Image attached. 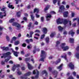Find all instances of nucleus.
Masks as SVG:
<instances>
[{"label": "nucleus", "mask_w": 79, "mask_h": 79, "mask_svg": "<svg viewBox=\"0 0 79 79\" xmlns=\"http://www.w3.org/2000/svg\"><path fill=\"white\" fill-rule=\"evenodd\" d=\"M31 74V72H27V73H25L24 75L23 78L24 79H27V76H30Z\"/></svg>", "instance_id": "obj_6"}, {"label": "nucleus", "mask_w": 79, "mask_h": 79, "mask_svg": "<svg viewBox=\"0 0 79 79\" xmlns=\"http://www.w3.org/2000/svg\"><path fill=\"white\" fill-rule=\"evenodd\" d=\"M19 44V42L18 41H16L15 42H14V45H17Z\"/></svg>", "instance_id": "obj_26"}, {"label": "nucleus", "mask_w": 79, "mask_h": 79, "mask_svg": "<svg viewBox=\"0 0 79 79\" xmlns=\"http://www.w3.org/2000/svg\"><path fill=\"white\" fill-rule=\"evenodd\" d=\"M47 73V71H46L45 70H43L42 73V74H46Z\"/></svg>", "instance_id": "obj_39"}, {"label": "nucleus", "mask_w": 79, "mask_h": 79, "mask_svg": "<svg viewBox=\"0 0 79 79\" xmlns=\"http://www.w3.org/2000/svg\"><path fill=\"white\" fill-rule=\"evenodd\" d=\"M69 13L68 11L64 12V16L65 18H67L68 17V14Z\"/></svg>", "instance_id": "obj_10"}, {"label": "nucleus", "mask_w": 79, "mask_h": 79, "mask_svg": "<svg viewBox=\"0 0 79 79\" xmlns=\"http://www.w3.org/2000/svg\"><path fill=\"white\" fill-rule=\"evenodd\" d=\"M8 7L9 8H11V9H14V6H13V5H11V3H9L8 6Z\"/></svg>", "instance_id": "obj_17"}, {"label": "nucleus", "mask_w": 79, "mask_h": 79, "mask_svg": "<svg viewBox=\"0 0 79 79\" xmlns=\"http://www.w3.org/2000/svg\"><path fill=\"white\" fill-rule=\"evenodd\" d=\"M62 66H63V64H62L59 66L58 67L57 69H59V71H61L62 69Z\"/></svg>", "instance_id": "obj_20"}, {"label": "nucleus", "mask_w": 79, "mask_h": 79, "mask_svg": "<svg viewBox=\"0 0 79 79\" xmlns=\"http://www.w3.org/2000/svg\"><path fill=\"white\" fill-rule=\"evenodd\" d=\"M32 14V12H30L31 16V19H32V21H34V16H33V15H31Z\"/></svg>", "instance_id": "obj_22"}, {"label": "nucleus", "mask_w": 79, "mask_h": 79, "mask_svg": "<svg viewBox=\"0 0 79 79\" xmlns=\"http://www.w3.org/2000/svg\"><path fill=\"white\" fill-rule=\"evenodd\" d=\"M57 23V24H62L63 23L64 25H66V24L68 23L69 26H71V22L70 20H69L68 21L67 19H65L64 20V21L63 22V20L62 19H59L57 20L56 21Z\"/></svg>", "instance_id": "obj_1"}, {"label": "nucleus", "mask_w": 79, "mask_h": 79, "mask_svg": "<svg viewBox=\"0 0 79 79\" xmlns=\"http://www.w3.org/2000/svg\"><path fill=\"white\" fill-rule=\"evenodd\" d=\"M55 32H52L50 35V36L51 37H54L55 35H56Z\"/></svg>", "instance_id": "obj_19"}, {"label": "nucleus", "mask_w": 79, "mask_h": 79, "mask_svg": "<svg viewBox=\"0 0 79 79\" xmlns=\"http://www.w3.org/2000/svg\"><path fill=\"white\" fill-rule=\"evenodd\" d=\"M32 24V23H30L29 24V25H28V27H31V25Z\"/></svg>", "instance_id": "obj_55"}, {"label": "nucleus", "mask_w": 79, "mask_h": 79, "mask_svg": "<svg viewBox=\"0 0 79 79\" xmlns=\"http://www.w3.org/2000/svg\"><path fill=\"white\" fill-rule=\"evenodd\" d=\"M26 42H27V44H29L30 42L29 41V40L28 39H27L25 40Z\"/></svg>", "instance_id": "obj_40"}, {"label": "nucleus", "mask_w": 79, "mask_h": 79, "mask_svg": "<svg viewBox=\"0 0 79 79\" xmlns=\"http://www.w3.org/2000/svg\"><path fill=\"white\" fill-rule=\"evenodd\" d=\"M23 20H24L25 21H27V18H26V17H24V18H23Z\"/></svg>", "instance_id": "obj_62"}, {"label": "nucleus", "mask_w": 79, "mask_h": 79, "mask_svg": "<svg viewBox=\"0 0 79 79\" xmlns=\"http://www.w3.org/2000/svg\"><path fill=\"white\" fill-rule=\"evenodd\" d=\"M69 34H71L72 37H73V35L74 34V32L73 31V30H71L69 32Z\"/></svg>", "instance_id": "obj_16"}, {"label": "nucleus", "mask_w": 79, "mask_h": 79, "mask_svg": "<svg viewBox=\"0 0 79 79\" xmlns=\"http://www.w3.org/2000/svg\"><path fill=\"white\" fill-rule=\"evenodd\" d=\"M10 60V59H6L5 60V62H7V61H8Z\"/></svg>", "instance_id": "obj_53"}, {"label": "nucleus", "mask_w": 79, "mask_h": 79, "mask_svg": "<svg viewBox=\"0 0 79 79\" xmlns=\"http://www.w3.org/2000/svg\"><path fill=\"white\" fill-rule=\"evenodd\" d=\"M46 40L47 43H48V42H49V38L48 37H47L46 39Z\"/></svg>", "instance_id": "obj_30"}, {"label": "nucleus", "mask_w": 79, "mask_h": 79, "mask_svg": "<svg viewBox=\"0 0 79 79\" xmlns=\"http://www.w3.org/2000/svg\"><path fill=\"white\" fill-rule=\"evenodd\" d=\"M75 15V13L74 12H72V17H74Z\"/></svg>", "instance_id": "obj_37"}, {"label": "nucleus", "mask_w": 79, "mask_h": 79, "mask_svg": "<svg viewBox=\"0 0 79 79\" xmlns=\"http://www.w3.org/2000/svg\"><path fill=\"white\" fill-rule=\"evenodd\" d=\"M35 15L36 18H38L39 17H40V15L37 14H36Z\"/></svg>", "instance_id": "obj_46"}, {"label": "nucleus", "mask_w": 79, "mask_h": 79, "mask_svg": "<svg viewBox=\"0 0 79 79\" xmlns=\"http://www.w3.org/2000/svg\"><path fill=\"white\" fill-rule=\"evenodd\" d=\"M51 17H52V16L50 14H48L46 16V19L47 21H49L50 19V18H51Z\"/></svg>", "instance_id": "obj_9"}, {"label": "nucleus", "mask_w": 79, "mask_h": 79, "mask_svg": "<svg viewBox=\"0 0 79 79\" xmlns=\"http://www.w3.org/2000/svg\"><path fill=\"white\" fill-rule=\"evenodd\" d=\"M15 1H16V4H18V1H20L21 2L20 0H15Z\"/></svg>", "instance_id": "obj_47"}, {"label": "nucleus", "mask_w": 79, "mask_h": 79, "mask_svg": "<svg viewBox=\"0 0 79 79\" xmlns=\"http://www.w3.org/2000/svg\"><path fill=\"white\" fill-rule=\"evenodd\" d=\"M6 39L7 40V41H9L10 40V39L9 38V37L8 36H6Z\"/></svg>", "instance_id": "obj_49"}, {"label": "nucleus", "mask_w": 79, "mask_h": 79, "mask_svg": "<svg viewBox=\"0 0 79 79\" xmlns=\"http://www.w3.org/2000/svg\"><path fill=\"white\" fill-rule=\"evenodd\" d=\"M60 59H59L57 61H56V64H58V63H60Z\"/></svg>", "instance_id": "obj_41"}, {"label": "nucleus", "mask_w": 79, "mask_h": 79, "mask_svg": "<svg viewBox=\"0 0 79 79\" xmlns=\"http://www.w3.org/2000/svg\"><path fill=\"white\" fill-rule=\"evenodd\" d=\"M14 21H15V19H12L9 20V22L10 23H12Z\"/></svg>", "instance_id": "obj_34"}, {"label": "nucleus", "mask_w": 79, "mask_h": 79, "mask_svg": "<svg viewBox=\"0 0 79 79\" xmlns=\"http://www.w3.org/2000/svg\"><path fill=\"white\" fill-rule=\"evenodd\" d=\"M11 55V53L10 52H7L6 53H5L4 54H2V55L3 56H1V58H3V57L4 58H6V57H7L8 55Z\"/></svg>", "instance_id": "obj_5"}, {"label": "nucleus", "mask_w": 79, "mask_h": 79, "mask_svg": "<svg viewBox=\"0 0 79 79\" xmlns=\"http://www.w3.org/2000/svg\"><path fill=\"white\" fill-rule=\"evenodd\" d=\"M34 24H35V25H38L39 24V23L37 21H35L34 23Z\"/></svg>", "instance_id": "obj_48"}, {"label": "nucleus", "mask_w": 79, "mask_h": 79, "mask_svg": "<svg viewBox=\"0 0 79 79\" xmlns=\"http://www.w3.org/2000/svg\"><path fill=\"white\" fill-rule=\"evenodd\" d=\"M18 23L17 22H13L12 24V26H15L16 27L17 25V24H18Z\"/></svg>", "instance_id": "obj_27"}, {"label": "nucleus", "mask_w": 79, "mask_h": 79, "mask_svg": "<svg viewBox=\"0 0 79 79\" xmlns=\"http://www.w3.org/2000/svg\"><path fill=\"white\" fill-rule=\"evenodd\" d=\"M44 37H45L44 34H43V35H42L41 37V39H44Z\"/></svg>", "instance_id": "obj_42"}, {"label": "nucleus", "mask_w": 79, "mask_h": 79, "mask_svg": "<svg viewBox=\"0 0 79 79\" xmlns=\"http://www.w3.org/2000/svg\"><path fill=\"white\" fill-rule=\"evenodd\" d=\"M39 9L35 8L34 10V13L36 12L37 13H39Z\"/></svg>", "instance_id": "obj_24"}, {"label": "nucleus", "mask_w": 79, "mask_h": 79, "mask_svg": "<svg viewBox=\"0 0 79 79\" xmlns=\"http://www.w3.org/2000/svg\"><path fill=\"white\" fill-rule=\"evenodd\" d=\"M65 45H66V43H62L61 46L62 48L64 51H66L69 49V47L68 46H66L65 47H64Z\"/></svg>", "instance_id": "obj_4"}, {"label": "nucleus", "mask_w": 79, "mask_h": 79, "mask_svg": "<svg viewBox=\"0 0 79 79\" xmlns=\"http://www.w3.org/2000/svg\"><path fill=\"white\" fill-rule=\"evenodd\" d=\"M58 29L60 31H62L63 29H64V28H63L60 26L58 27Z\"/></svg>", "instance_id": "obj_21"}, {"label": "nucleus", "mask_w": 79, "mask_h": 79, "mask_svg": "<svg viewBox=\"0 0 79 79\" xmlns=\"http://www.w3.org/2000/svg\"><path fill=\"white\" fill-rule=\"evenodd\" d=\"M43 32L44 34L47 33V29L46 28H43Z\"/></svg>", "instance_id": "obj_12"}, {"label": "nucleus", "mask_w": 79, "mask_h": 79, "mask_svg": "<svg viewBox=\"0 0 79 79\" xmlns=\"http://www.w3.org/2000/svg\"><path fill=\"white\" fill-rule=\"evenodd\" d=\"M21 54L22 55H24V51H21Z\"/></svg>", "instance_id": "obj_61"}, {"label": "nucleus", "mask_w": 79, "mask_h": 79, "mask_svg": "<svg viewBox=\"0 0 79 79\" xmlns=\"http://www.w3.org/2000/svg\"><path fill=\"white\" fill-rule=\"evenodd\" d=\"M68 66L71 69H73L74 68V65H73L72 63H70L68 65Z\"/></svg>", "instance_id": "obj_8"}, {"label": "nucleus", "mask_w": 79, "mask_h": 79, "mask_svg": "<svg viewBox=\"0 0 79 79\" xmlns=\"http://www.w3.org/2000/svg\"><path fill=\"white\" fill-rule=\"evenodd\" d=\"M49 6H46L44 9V11H47V10H48V9H49Z\"/></svg>", "instance_id": "obj_28"}, {"label": "nucleus", "mask_w": 79, "mask_h": 79, "mask_svg": "<svg viewBox=\"0 0 79 79\" xmlns=\"http://www.w3.org/2000/svg\"><path fill=\"white\" fill-rule=\"evenodd\" d=\"M17 74L18 75H21V72L19 71V69H18L17 70Z\"/></svg>", "instance_id": "obj_23"}, {"label": "nucleus", "mask_w": 79, "mask_h": 79, "mask_svg": "<svg viewBox=\"0 0 79 79\" xmlns=\"http://www.w3.org/2000/svg\"><path fill=\"white\" fill-rule=\"evenodd\" d=\"M19 65L18 64L17 65V66H15L14 67H13L12 68V71H15V69L16 68V67H19Z\"/></svg>", "instance_id": "obj_18"}, {"label": "nucleus", "mask_w": 79, "mask_h": 79, "mask_svg": "<svg viewBox=\"0 0 79 79\" xmlns=\"http://www.w3.org/2000/svg\"><path fill=\"white\" fill-rule=\"evenodd\" d=\"M22 46L24 47H26V44L25 43H24L22 44Z\"/></svg>", "instance_id": "obj_51"}, {"label": "nucleus", "mask_w": 79, "mask_h": 79, "mask_svg": "<svg viewBox=\"0 0 79 79\" xmlns=\"http://www.w3.org/2000/svg\"><path fill=\"white\" fill-rule=\"evenodd\" d=\"M46 53L44 51H41V57H44V58H41L40 60V61H44V59L45 58V56H46Z\"/></svg>", "instance_id": "obj_2"}, {"label": "nucleus", "mask_w": 79, "mask_h": 79, "mask_svg": "<svg viewBox=\"0 0 79 79\" xmlns=\"http://www.w3.org/2000/svg\"><path fill=\"white\" fill-rule=\"evenodd\" d=\"M61 58H65V60H67V59H66V55H65V56H61Z\"/></svg>", "instance_id": "obj_35"}, {"label": "nucleus", "mask_w": 79, "mask_h": 79, "mask_svg": "<svg viewBox=\"0 0 79 79\" xmlns=\"http://www.w3.org/2000/svg\"><path fill=\"white\" fill-rule=\"evenodd\" d=\"M16 37H15V36L13 37L12 39V40L10 41L11 43H13L14 41L16 40Z\"/></svg>", "instance_id": "obj_15"}, {"label": "nucleus", "mask_w": 79, "mask_h": 79, "mask_svg": "<svg viewBox=\"0 0 79 79\" xmlns=\"http://www.w3.org/2000/svg\"><path fill=\"white\" fill-rule=\"evenodd\" d=\"M75 56L77 58H78L79 59V53H76L75 54Z\"/></svg>", "instance_id": "obj_31"}, {"label": "nucleus", "mask_w": 79, "mask_h": 79, "mask_svg": "<svg viewBox=\"0 0 79 79\" xmlns=\"http://www.w3.org/2000/svg\"><path fill=\"white\" fill-rule=\"evenodd\" d=\"M73 74L74 76H76V72H73Z\"/></svg>", "instance_id": "obj_60"}, {"label": "nucleus", "mask_w": 79, "mask_h": 79, "mask_svg": "<svg viewBox=\"0 0 79 79\" xmlns=\"http://www.w3.org/2000/svg\"><path fill=\"white\" fill-rule=\"evenodd\" d=\"M77 19V18H74L73 19V21H76Z\"/></svg>", "instance_id": "obj_59"}, {"label": "nucleus", "mask_w": 79, "mask_h": 79, "mask_svg": "<svg viewBox=\"0 0 79 79\" xmlns=\"http://www.w3.org/2000/svg\"><path fill=\"white\" fill-rule=\"evenodd\" d=\"M51 14H56V13L55 12H54V11H52L51 12Z\"/></svg>", "instance_id": "obj_50"}, {"label": "nucleus", "mask_w": 79, "mask_h": 79, "mask_svg": "<svg viewBox=\"0 0 79 79\" xmlns=\"http://www.w3.org/2000/svg\"><path fill=\"white\" fill-rule=\"evenodd\" d=\"M29 40L31 42H33V40L32 39H29Z\"/></svg>", "instance_id": "obj_56"}, {"label": "nucleus", "mask_w": 79, "mask_h": 79, "mask_svg": "<svg viewBox=\"0 0 79 79\" xmlns=\"http://www.w3.org/2000/svg\"><path fill=\"white\" fill-rule=\"evenodd\" d=\"M64 9V7L63 6H61L60 7V10H59V12H61L62 10Z\"/></svg>", "instance_id": "obj_13"}, {"label": "nucleus", "mask_w": 79, "mask_h": 79, "mask_svg": "<svg viewBox=\"0 0 79 79\" xmlns=\"http://www.w3.org/2000/svg\"><path fill=\"white\" fill-rule=\"evenodd\" d=\"M60 41H57L56 42V47H58L57 46V45H58L59 44H60Z\"/></svg>", "instance_id": "obj_43"}, {"label": "nucleus", "mask_w": 79, "mask_h": 79, "mask_svg": "<svg viewBox=\"0 0 79 79\" xmlns=\"http://www.w3.org/2000/svg\"><path fill=\"white\" fill-rule=\"evenodd\" d=\"M35 32H40V31L36 30L35 31Z\"/></svg>", "instance_id": "obj_54"}, {"label": "nucleus", "mask_w": 79, "mask_h": 79, "mask_svg": "<svg viewBox=\"0 0 79 79\" xmlns=\"http://www.w3.org/2000/svg\"><path fill=\"white\" fill-rule=\"evenodd\" d=\"M44 20V17H42L41 18V22H43Z\"/></svg>", "instance_id": "obj_36"}, {"label": "nucleus", "mask_w": 79, "mask_h": 79, "mask_svg": "<svg viewBox=\"0 0 79 79\" xmlns=\"http://www.w3.org/2000/svg\"><path fill=\"white\" fill-rule=\"evenodd\" d=\"M76 50L77 51L79 50V46H78L77 48H76Z\"/></svg>", "instance_id": "obj_64"}, {"label": "nucleus", "mask_w": 79, "mask_h": 79, "mask_svg": "<svg viewBox=\"0 0 79 79\" xmlns=\"http://www.w3.org/2000/svg\"><path fill=\"white\" fill-rule=\"evenodd\" d=\"M77 34H79V29L77 30Z\"/></svg>", "instance_id": "obj_63"}, {"label": "nucleus", "mask_w": 79, "mask_h": 79, "mask_svg": "<svg viewBox=\"0 0 79 79\" xmlns=\"http://www.w3.org/2000/svg\"><path fill=\"white\" fill-rule=\"evenodd\" d=\"M6 16V12H0V18H3V17H5Z\"/></svg>", "instance_id": "obj_7"}, {"label": "nucleus", "mask_w": 79, "mask_h": 79, "mask_svg": "<svg viewBox=\"0 0 79 79\" xmlns=\"http://www.w3.org/2000/svg\"><path fill=\"white\" fill-rule=\"evenodd\" d=\"M52 73L53 74H56H56L58 73V72L56 70H55L53 72H52Z\"/></svg>", "instance_id": "obj_29"}, {"label": "nucleus", "mask_w": 79, "mask_h": 79, "mask_svg": "<svg viewBox=\"0 0 79 79\" xmlns=\"http://www.w3.org/2000/svg\"><path fill=\"white\" fill-rule=\"evenodd\" d=\"M20 12H17V15L18 17H20Z\"/></svg>", "instance_id": "obj_32"}, {"label": "nucleus", "mask_w": 79, "mask_h": 79, "mask_svg": "<svg viewBox=\"0 0 79 79\" xmlns=\"http://www.w3.org/2000/svg\"><path fill=\"white\" fill-rule=\"evenodd\" d=\"M0 48H1V49L2 50H5V47H1Z\"/></svg>", "instance_id": "obj_38"}, {"label": "nucleus", "mask_w": 79, "mask_h": 79, "mask_svg": "<svg viewBox=\"0 0 79 79\" xmlns=\"http://www.w3.org/2000/svg\"><path fill=\"white\" fill-rule=\"evenodd\" d=\"M30 59L29 58H27L25 59V60L26 61H29Z\"/></svg>", "instance_id": "obj_45"}, {"label": "nucleus", "mask_w": 79, "mask_h": 79, "mask_svg": "<svg viewBox=\"0 0 79 79\" xmlns=\"http://www.w3.org/2000/svg\"><path fill=\"white\" fill-rule=\"evenodd\" d=\"M12 52H13L14 55H15V56H18V55L19 54V52H17L14 51H13V49Z\"/></svg>", "instance_id": "obj_11"}, {"label": "nucleus", "mask_w": 79, "mask_h": 79, "mask_svg": "<svg viewBox=\"0 0 79 79\" xmlns=\"http://www.w3.org/2000/svg\"><path fill=\"white\" fill-rule=\"evenodd\" d=\"M17 27V29H19L20 28H21V25L20 24H19V23H17L16 27Z\"/></svg>", "instance_id": "obj_25"}, {"label": "nucleus", "mask_w": 79, "mask_h": 79, "mask_svg": "<svg viewBox=\"0 0 79 79\" xmlns=\"http://www.w3.org/2000/svg\"><path fill=\"white\" fill-rule=\"evenodd\" d=\"M9 63H10V64H13V62L12 60H10L9 61Z\"/></svg>", "instance_id": "obj_57"}, {"label": "nucleus", "mask_w": 79, "mask_h": 79, "mask_svg": "<svg viewBox=\"0 0 79 79\" xmlns=\"http://www.w3.org/2000/svg\"><path fill=\"white\" fill-rule=\"evenodd\" d=\"M35 35L36 36H37L38 37H39L40 36V35L38 33L35 34Z\"/></svg>", "instance_id": "obj_52"}, {"label": "nucleus", "mask_w": 79, "mask_h": 79, "mask_svg": "<svg viewBox=\"0 0 79 79\" xmlns=\"http://www.w3.org/2000/svg\"><path fill=\"white\" fill-rule=\"evenodd\" d=\"M68 55H72V53H71V52H68Z\"/></svg>", "instance_id": "obj_58"}, {"label": "nucleus", "mask_w": 79, "mask_h": 79, "mask_svg": "<svg viewBox=\"0 0 79 79\" xmlns=\"http://www.w3.org/2000/svg\"><path fill=\"white\" fill-rule=\"evenodd\" d=\"M27 64L28 69H32V65H31L30 64L27 63Z\"/></svg>", "instance_id": "obj_14"}, {"label": "nucleus", "mask_w": 79, "mask_h": 79, "mask_svg": "<svg viewBox=\"0 0 79 79\" xmlns=\"http://www.w3.org/2000/svg\"><path fill=\"white\" fill-rule=\"evenodd\" d=\"M37 73V74L36 76L34 77H31V79H35V78H38L39 77V72L37 70H35L33 71V74H35V73Z\"/></svg>", "instance_id": "obj_3"}, {"label": "nucleus", "mask_w": 79, "mask_h": 79, "mask_svg": "<svg viewBox=\"0 0 79 79\" xmlns=\"http://www.w3.org/2000/svg\"><path fill=\"white\" fill-rule=\"evenodd\" d=\"M31 47H32V45H30L28 46H27V48H28V49H29L30 48H31Z\"/></svg>", "instance_id": "obj_44"}, {"label": "nucleus", "mask_w": 79, "mask_h": 79, "mask_svg": "<svg viewBox=\"0 0 79 79\" xmlns=\"http://www.w3.org/2000/svg\"><path fill=\"white\" fill-rule=\"evenodd\" d=\"M70 42L71 43H73V42L74 39L73 38H70Z\"/></svg>", "instance_id": "obj_33"}]
</instances>
